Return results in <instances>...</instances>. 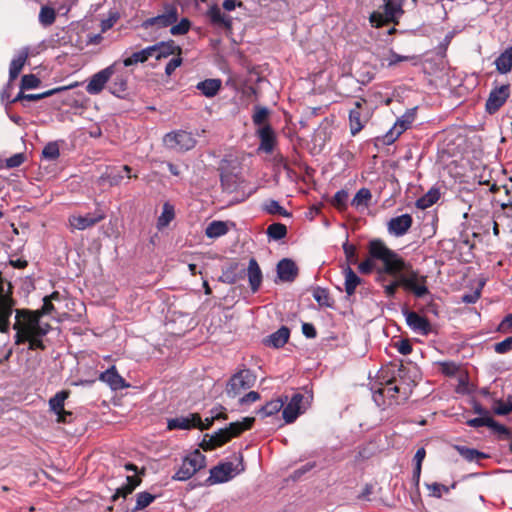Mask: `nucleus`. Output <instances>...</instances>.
Here are the masks:
<instances>
[{
	"label": "nucleus",
	"instance_id": "obj_50",
	"mask_svg": "<svg viewBox=\"0 0 512 512\" xmlns=\"http://www.w3.org/2000/svg\"><path fill=\"white\" fill-rule=\"evenodd\" d=\"M494 412L497 415H507L512 412V397H509L506 401H499L494 406Z\"/></svg>",
	"mask_w": 512,
	"mask_h": 512
},
{
	"label": "nucleus",
	"instance_id": "obj_28",
	"mask_svg": "<svg viewBox=\"0 0 512 512\" xmlns=\"http://www.w3.org/2000/svg\"><path fill=\"white\" fill-rule=\"evenodd\" d=\"M496 70L501 74H507L512 69V45L505 49L495 60Z\"/></svg>",
	"mask_w": 512,
	"mask_h": 512
},
{
	"label": "nucleus",
	"instance_id": "obj_13",
	"mask_svg": "<svg viewBox=\"0 0 512 512\" xmlns=\"http://www.w3.org/2000/svg\"><path fill=\"white\" fill-rule=\"evenodd\" d=\"M414 120V109L405 112L400 118L397 119L393 127L385 134L384 143L390 145L395 142L396 139L412 125Z\"/></svg>",
	"mask_w": 512,
	"mask_h": 512
},
{
	"label": "nucleus",
	"instance_id": "obj_26",
	"mask_svg": "<svg viewBox=\"0 0 512 512\" xmlns=\"http://www.w3.org/2000/svg\"><path fill=\"white\" fill-rule=\"evenodd\" d=\"M247 275L252 291H257L262 282V272L254 258L249 260Z\"/></svg>",
	"mask_w": 512,
	"mask_h": 512
},
{
	"label": "nucleus",
	"instance_id": "obj_44",
	"mask_svg": "<svg viewBox=\"0 0 512 512\" xmlns=\"http://www.w3.org/2000/svg\"><path fill=\"white\" fill-rule=\"evenodd\" d=\"M286 234L287 228L281 223H273L267 228V235L274 240H280L284 238Z\"/></svg>",
	"mask_w": 512,
	"mask_h": 512
},
{
	"label": "nucleus",
	"instance_id": "obj_41",
	"mask_svg": "<svg viewBox=\"0 0 512 512\" xmlns=\"http://www.w3.org/2000/svg\"><path fill=\"white\" fill-rule=\"evenodd\" d=\"M56 19V12L49 6H42L39 13V22L41 25L47 27L52 25Z\"/></svg>",
	"mask_w": 512,
	"mask_h": 512
},
{
	"label": "nucleus",
	"instance_id": "obj_45",
	"mask_svg": "<svg viewBox=\"0 0 512 512\" xmlns=\"http://www.w3.org/2000/svg\"><path fill=\"white\" fill-rule=\"evenodd\" d=\"M313 298L321 306H326V307L331 306V299H330L329 293L326 289H323L320 287H317L316 289H314Z\"/></svg>",
	"mask_w": 512,
	"mask_h": 512
},
{
	"label": "nucleus",
	"instance_id": "obj_57",
	"mask_svg": "<svg viewBox=\"0 0 512 512\" xmlns=\"http://www.w3.org/2000/svg\"><path fill=\"white\" fill-rule=\"evenodd\" d=\"M174 57L167 63L165 67L166 75L170 76L181 65L182 58L180 54L173 55Z\"/></svg>",
	"mask_w": 512,
	"mask_h": 512
},
{
	"label": "nucleus",
	"instance_id": "obj_17",
	"mask_svg": "<svg viewBox=\"0 0 512 512\" xmlns=\"http://www.w3.org/2000/svg\"><path fill=\"white\" fill-rule=\"evenodd\" d=\"M105 218L101 212L88 213L86 215H72L69 217V225L72 229L85 230L94 226Z\"/></svg>",
	"mask_w": 512,
	"mask_h": 512
},
{
	"label": "nucleus",
	"instance_id": "obj_19",
	"mask_svg": "<svg viewBox=\"0 0 512 512\" xmlns=\"http://www.w3.org/2000/svg\"><path fill=\"white\" fill-rule=\"evenodd\" d=\"M413 223L412 217L409 214H402L400 216L391 218L388 222V232L396 237L403 236L411 228Z\"/></svg>",
	"mask_w": 512,
	"mask_h": 512
},
{
	"label": "nucleus",
	"instance_id": "obj_7",
	"mask_svg": "<svg viewBox=\"0 0 512 512\" xmlns=\"http://www.w3.org/2000/svg\"><path fill=\"white\" fill-rule=\"evenodd\" d=\"M243 470L244 466L242 463V458L239 457L236 464L233 462H224L213 467L210 470V475L207 481L210 484L224 483L234 478Z\"/></svg>",
	"mask_w": 512,
	"mask_h": 512
},
{
	"label": "nucleus",
	"instance_id": "obj_36",
	"mask_svg": "<svg viewBox=\"0 0 512 512\" xmlns=\"http://www.w3.org/2000/svg\"><path fill=\"white\" fill-rule=\"evenodd\" d=\"M371 198H372V194H371L370 190L367 188H361L360 190H358V192L352 199L351 205L356 207L357 209L367 208Z\"/></svg>",
	"mask_w": 512,
	"mask_h": 512
},
{
	"label": "nucleus",
	"instance_id": "obj_40",
	"mask_svg": "<svg viewBox=\"0 0 512 512\" xmlns=\"http://www.w3.org/2000/svg\"><path fill=\"white\" fill-rule=\"evenodd\" d=\"M392 276L395 277V279L390 283H386L385 275H384V281L379 282L382 285L384 294L387 298H393L397 292V289L399 287H402V285L400 283L399 275L397 274V275H392Z\"/></svg>",
	"mask_w": 512,
	"mask_h": 512
},
{
	"label": "nucleus",
	"instance_id": "obj_1",
	"mask_svg": "<svg viewBox=\"0 0 512 512\" xmlns=\"http://www.w3.org/2000/svg\"><path fill=\"white\" fill-rule=\"evenodd\" d=\"M375 260H379L383 264L378 271V282L384 281V274L397 275L407 268V262L381 240H372L369 243V258L359 264V271L363 274L371 273L375 267Z\"/></svg>",
	"mask_w": 512,
	"mask_h": 512
},
{
	"label": "nucleus",
	"instance_id": "obj_11",
	"mask_svg": "<svg viewBox=\"0 0 512 512\" xmlns=\"http://www.w3.org/2000/svg\"><path fill=\"white\" fill-rule=\"evenodd\" d=\"M255 376L253 373L244 369L234 374L226 386V393L230 397H236L241 391L252 387L255 383Z\"/></svg>",
	"mask_w": 512,
	"mask_h": 512
},
{
	"label": "nucleus",
	"instance_id": "obj_14",
	"mask_svg": "<svg viewBox=\"0 0 512 512\" xmlns=\"http://www.w3.org/2000/svg\"><path fill=\"white\" fill-rule=\"evenodd\" d=\"M366 104V100L360 99L354 103V108L349 112V128L350 133L355 136L365 126L369 120V113L363 112V105Z\"/></svg>",
	"mask_w": 512,
	"mask_h": 512
},
{
	"label": "nucleus",
	"instance_id": "obj_4",
	"mask_svg": "<svg viewBox=\"0 0 512 512\" xmlns=\"http://www.w3.org/2000/svg\"><path fill=\"white\" fill-rule=\"evenodd\" d=\"M383 11H374L369 17L373 27L379 28L388 23L397 24L404 13L405 0H382Z\"/></svg>",
	"mask_w": 512,
	"mask_h": 512
},
{
	"label": "nucleus",
	"instance_id": "obj_22",
	"mask_svg": "<svg viewBox=\"0 0 512 512\" xmlns=\"http://www.w3.org/2000/svg\"><path fill=\"white\" fill-rule=\"evenodd\" d=\"M100 380L108 384L113 390H119L129 386L118 374L114 366L101 373Z\"/></svg>",
	"mask_w": 512,
	"mask_h": 512
},
{
	"label": "nucleus",
	"instance_id": "obj_33",
	"mask_svg": "<svg viewBox=\"0 0 512 512\" xmlns=\"http://www.w3.org/2000/svg\"><path fill=\"white\" fill-rule=\"evenodd\" d=\"M289 335H290L289 329L286 327H281L280 329H278L276 332H274L273 334H271L269 336V338L266 340V343L269 346H272L275 348L282 347L288 341Z\"/></svg>",
	"mask_w": 512,
	"mask_h": 512
},
{
	"label": "nucleus",
	"instance_id": "obj_2",
	"mask_svg": "<svg viewBox=\"0 0 512 512\" xmlns=\"http://www.w3.org/2000/svg\"><path fill=\"white\" fill-rule=\"evenodd\" d=\"M49 324L40 322V315L27 310H16L13 329L16 330L15 343L21 344L33 335H46Z\"/></svg>",
	"mask_w": 512,
	"mask_h": 512
},
{
	"label": "nucleus",
	"instance_id": "obj_63",
	"mask_svg": "<svg viewBox=\"0 0 512 512\" xmlns=\"http://www.w3.org/2000/svg\"><path fill=\"white\" fill-rule=\"evenodd\" d=\"M512 329V313L507 315L499 324L498 330L507 333Z\"/></svg>",
	"mask_w": 512,
	"mask_h": 512
},
{
	"label": "nucleus",
	"instance_id": "obj_59",
	"mask_svg": "<svg viewBox=\"0 0 512 512\" xmlns=\"http://www.w3.org/2000/svg\"><path fill=\"white\" fill-rule=\"evenodd\" d=\"M146 62L145 57L142 55L141 51L134 52L131 56L125 58L123 60L124 66L128 67L137 63Z\"/></svg>",
	"mask_w": 512,
	"mask_h": 512
},
{
	"label": "nucleus",
	"instance_id": "obj_20",
	"mask_svg": "<svg viewBox=\"0 0 512 512\" xmlns=\"http://www.w3.org/2000/svg\"><path fill=\"white\" fill-rule=\"evenodd\" d=\"M257 136L260 139L259 150L265 153H271L276 143V135L270 125H263L256 131Z\"/></svg>",
	"mask_w": 512,
	"mask_h": 512
},
{
	"label": "nucleus",
	"instance_id": "obj_61",
	"mask_svg": "<svg viewBox=\"0 0 512 512\" xmlns=\"http://www.w3.org/2000/svg\"><path fill=\"white\" fill-rule=\"evenodd\" d=\"M43 335H33L31 338L27 339L26 341L29 342V349L36 350V349H44L43 341L41 340V337Z\"/></svg>",
	"mask_w": 512,
	"mask_h": 512
},
{
	"label": "nucleus",
	"instance_id": "obj_6",
	"mask_svg": "<svg viewBox=\"0 0 512 512\" xmlns=\"http://www.w3.org/2000/svg\"><path fill=\"white\" fill-rule=\"evenodd\" d=\"M398 275L402 287L413 292L416 297L421 298L428 294L429 291L426 286L427 277L411 269L408 263L406 270H402Z\"/></svg>",
	"mask_w": 512,
	"mask_h": 512
},
{
	"label": "nucleus",
	"instance_id": "obj_5",
	"mask_svg": "<svg viewBox=\"0 0 512 512\" xmlns=\"http://www.w3.org/2000/svg\"><path fill=\"white\" fill-rule=\"evenodd\" d=\"M205 465V456L199 450H195L183 459L181 466L172 476V479L176 481H186L194 476L200 469L204 468Z\"/></svg>",
	"mask_w": 512,
	"mask_h": 512
},
{
	"label": "nucleus",
	"instance_id": "obj_25",
	"mask_svg": "<svg viewBox=\"0 0 512 512\" xmlns=\"http://www.w3.org/2000/svg\"><path fill=\"white\" fill-rule=\"evenodd\" d=\"M207 15L211 21V23L217 27H222L225 29H231L232 19L230 16L226 15L221 11L218 6L211 7Z\"/></svg>",
	"mask_w": 512,
	"mask_h": 512
},
{
	"label": "nucleus",
	"instance_id": "obj_37",
	"mask_svg": "<svg viewBox=\"0 0 512 512\" xmlns=\"http://www.w3.org/2000/svg\"><path fill=\"white\" fill-rule=\"evenodd\" d=\"M156 499V496L143 491L136 494V503L135 506L131 509V512H138L146 507H148L154 500Z\"/></svg>",
	"mask_w": 512,
	"mask_h": 512
},
{
	"label": "nucleus",
	"instance_id": "obj_15",
	"mask_svg": "<svg viewBox=\"0 0 512 512\" xmlns=\"http://www.w3.org/2000/svg\"><path fill=\"white\" fill-rule=\"evenodd\" d=\"M510 95V85L505 84L491 90L486 101V111L490 114L497 112Z\"/></svg>",
	"mask_w": 512,
	"mask_h": 512
},
{
	"label": "nucleus",
	"instance_id": "obj_58",
	"mask_svg": "<svg viewBox=\"0 0 512 512\" xmlns=\"http://www.w3.org/2000/svg\"><path fill=\"white\" fill-rule=\"evenodd\" d=\"M347 199L348 193L345 190H340L334 195L333 203L337 208L342 209L346 206Z\"/></svg>",
	"mask_w": 512,
	"mask_h": 512
},
{
	"label": "nucleus",
	"instance_id": "obj_48",
	"mask_svg": "<svg viewBox=\"0 0 512 512\" xmlns=\"http://www.w3.org/2000/svg\"><path fill=\"white\" fill-rule=\"evenodd\" d=\"M190 29V21L187 18H183L177 24H172L170 28V33L174 36L184 35Z\"/></svg>",
	"mask_w": 512,
	"mask_h": 512
},
{
	"label": "nucleus",
	"instance_id": "obj_55",
	"mask_svg": "<svg viewBox=\"0 0 512 512\" xmlns=\"http://www.w3.org/2000/svg\"><path fill=\"white\" fill-rule=\"evenodd\" d=\"M438 199L437 193L429 192L417 201V207L425 209L433 205Z\"/></svg>",
	"mask_w": 512,
	"mask_h": 512
},
{
	"label": "nucleus",
	"instance_id": "obj_29",
	"mask_svg": "<svg viewBox=\"0 0 512 512\" xmlns=\"http://www.w3.org/2000/svg\"><path fill=\"white\" fill-rule=\"evenodd\" d=\"M27 58H28L27 48H23L22 50H20L19 53L17 54V56L15 58H13V60L10 63V69H9V75H10L11 80H14L15 78L18 77Z\"/></svg>",
	"mask_w": 512,
	"mask_h": 512
},
{
	"label": "nucleus",
	"instance_id": "obj_43",
	"mask_svg": "<svg viewBox=\"0 0 512 512\" xmlns=\"http://www.w3.org/2000/svg\"><path fill=\"white\" fill-rule=\"evenodd\" d=\"M459 454L469 462H478L480 459L484 458V454L475 450L462 446L456 447Z\"/></svg>",
	"mask_w": 512,
	"mask_h": 512
},
{
	"label": "nucleus",
	"instance_id": "obj_23",
	"mask_svg": "<svg viewBox=\"0 0 512 512\" xmlns=\"http://www.w3.org/2000/svg\"><path fill=\"white\" fill-rule=\"evenodd\" d=\"M303 396L295 394L283 410V418L287 423H292L301 413Z\"/></svg>",
	"mask_w": 512,
	"mask_h": 512
},
{
	"label": "nucleus",
	"instance_id": "obj_56",
	"mask_svg": "<svg viewBox=\"0 0 512 512\" xmlns=\"http://www.w3.org/2000/svg\"><path fill=\"white\" fill-rule=\"evenodd\" d=\"M512 349V336L504 339L501 342H498L494 346L495 352L499 354H504L509 352Z\"/></svg>",
	"mask_w": 512,
	"mask_h": 512
},
{
	"label": "nucleus",
	"instance_id": "obj_60",
	"mask_svg": "<svg viewBox=\"0 0 512 512\" xmlns=\"http://www.w3.org/2000/svg\"><path fill=\"white\" fill-rule=\"evenodd\" d=\"M24 162V155L17 153L6 160V166L8 168H15L20 166Z\"/></svg>",
	"mask_w": 512,
	"mask_h": 512
},
{
	"label": "nucleus",
	"instance_id": "obj_42",
	"mask_svg": "<svg viewBox=\"0 0 512 512\" xmlns=\"http://www.w3.org/2000/svg\"><path fill=\"white\" fill-rule=\"evenodd\" d=\"M284 406V401L282 399H275L268 402L265 406H263L259 413L263 416H271L277 412H279Z\"/></svg>",
	"mask_w": 512,
	"mask_h": 512
},
{
	"label": "nucleus",
	"instance_id": "obj_3",
	"mask_svg": "<svg viewBox=\"0 0 512 512\" xmlns=\"http://www.w3.org/2000/svg\"><path fill=\"white\" fill-rule=\"evenodd\" d=\"M254 422L253 417H246L242 421L233 422L228 428L215 432L208 441L204 440L202 447L211 450L228 442L232 437L238 436L241 432L249 429Z\"/></svg>",
	"mask_w": 512,
	"mask_h": 512
},
{
	"label": "nucleus",
	"instance_id": "obj_10",
	"mask_svg": "<svg viewBox=\"0 0 512 512\" xmlns=\"http://www.w3.org/2000/svg\"><path fill=\"white\" fill-rule=\"evenodd\" d=\"M163 142L169 149L187 151L196 145V140L190 132L179 130L167 133Z\"/></svg>",
	"mask_w": 512,
	"mask_h": 512
},
{
	"label": "nucleus",
	"instance_id": "obj_9",
	"mask_svg": "<svg viewBox=\"0 0 512 512\" xmlns=\"http://www.w3.org/2000/svg\"><path fill=\"white\" fill-rule=\"evenodd\" d=\"M221 416L220 413H215L211 417V419L206 418V423H203L200 416L197 414H191L189 416H180L173 419H169L167 423V427L169 430L174 429H190L192 427H198L201 430L208 429L214 419H217Z\"/></svg>",
	"mask_w": 512,
	"mask_h": 512
},
{
	"label": "nucleus",
	"instance_id": "obj_52",
	"mask_svg": "<svg viewBox=\"0 0 512 512\" xmlns=\"http://www.w3.org/2000/svg\"><path fill=\"white\" fill-rule=\"evenodd\" d=\"M426 487L430 492V496L435 498H440L443 493H449L450 491L449 487L440 483L426 484Z\"/></svg>",
	"mask_w": 512,
	"mask_h": 512
},
{
	"label": "nucleus",
	"instance_id": "obj_35",
	"mask_svg": "<svg viewBox=\"0 0 512 512\" xmlns=\"http://www.w3.org/2000/svg\"><path fill=\"white\" fill-rule=\"evenodd\" d=\"M227 224L223 221H212L205 230V234L208 238H218L227 233Z\"/></svg>",
	"mask_w": 512,
	"mask_h": 512
},
{
	"label": "nucleus",
	"instance_id": "obj_51",
	"mask_svg": "<svg viewBox=\"0 0 512 512\" xmlns=\"http://www.w3.org/2000/svg\"><path fill=\"white\" fill-rule=\"evenodd\" d=\"M42 155L45 159H48V160H55L56 158H58L59 147H58L57 143H55V142L48 143L44 147V149L42 151Z\"/></svg>",
	"mask_w": 512,
	"mask_h": 512
},
{
	"label": "nucleus",
	"instance_id": "obj_27",
	"mask_svg": "<svg viewBox=\"0 0 512 512\" xmlns=\"http://www.w3.org/2000/svg\"><path fill=\"white\" fill-rule=\"evenodd\" d=\"M141 483V479L137 476H127L126 483L117 488L115 494L112 496V500L116 501L119 497L126 498L129 494H131L136 487H138Z\"/></svg>",
	"mask_w": 512,
	"mask_h": 512
},
{
	"label": "nucleus",
	"instance_id": "obj_62",
	"mask_svg": "<svg viewBox=\"0 0 512 512\" xmlns=\"http://www.w3.org/2000/svg\"><path fill=\"white\" fill-rule=\"evenodd\" d=\"M396 348H397L398 352L402 355H408L412 351V346H411L409 340H406V339L397 342Z\"/></svg>",
	"mask_w": 512,
	"mask_h": 512
},
{
	"label": "nucleus",
	"instance_id": "obj_16",
	"mask_svg": "<svg viewBox=\"0 0 512 512\" xmlns=\"http://www.w3.org/2000/svg\"><path fill=\"white\" fill-rule=\"evenodd\" d=\"M115 71V64L94 74L86 86V91L89 94L95 95L100 93L108 80L112 77Z\"/></svg>",
	"mask_w": 512,
	"mask_h": 512
},
{
	"label": "nucleus",
	"instance_id": "obj_30",
	"mask_svg": "<svg viewBox=\"0 0 512 512\" xmlns=\"http://www.w3.org/2000/svg\"><path fill=\"white\" fill-rule=\"evenodd\" d=\"M344 277H345V292L348 296H351L355 293L357 286L361 283L360 277L351 269L350 266H346L343 269Z\"/></svg>",
	"mask_w": 512,
	"mask_h": 512
},
{
	"label": "nucleus",
	"instance_id": "obj_39",
	"mask_svg": "<svg viewBox=\"0 0 512 512\" xmlns=\"http://www.w3.org/2000/svg\"><path fill=\"white\" fill-rule=\"evenodd\" d=\"M263 209L268 213L272 215H281L283 217H290V213L283 208L278 201L276 200H268L264 203Z\"/></svg>",
	"mask_w": 512,
	"mask_h": 512
},
{
	"label": "nucleus",
	"instance_id": "obj_12",
	"mask_svg": "<svg viewBox=\"0 0 512 512\" xmlns=\"http://www.w3.org/2000/svg\"><path fill=\"white\" fill-rule=\"evenodd\" d=\"M68 397L69 391L62 390L49 400V408L57 416L56 420L58 423H70L72 421V412L64 409L65 401Z\"/></svg>",
	"mask_w": 512,
	"mask_h": 512
},
{
	"label": "nucleus",
	"instance_id": "obj_64",
	"mask_svg": "<svg viewBox=\"0 0 512 512\" xmlns=\"http://www.w3.org/2000/svg\"><path fill=\"white\" fill-rule=\"evenodd\" d=\"M410 57L409 56H401L393 51L390 52L388 58H387V61H388V65L389 66H392V65H395L401 61H407L409 60Z\"/></svg>",
	"mask_w": 512,
	"mask_h": 512
},
{
	"label": "nucleus",
	"instance_id": "obj_24",
	"mask_svg": "<svg viewBox=\"0 0 512 512\" xmlns=\"http://www.w3.org/2000/svg\"><path fill=\"white\" fill-rule=\"evenodd\" d=\"M155 59L162 60L175 54H181V48L173 40L155 44Z\"/></svg>",
	"mask_w": 512,
	"mask_h": 512
},
{
	"label": "nucleus",
	"instance_id": "obj_34",
	"mask_svg": "<svg viewBox=\"0 0 512 512\" xmlns=\"http://www.w3.org/2000/svg\"><path fill=\"white\" fill-rule=\"evenodd\" d=\"M425 456H426V451L423 447L419 448L414 455V459H413L414 470H413V475H412V481H413L415 487L419 486L422 462H423Z\"/></svg>",
	"mask_w": 512,
	"mask_h": 512
},
{
	"label": "nucleus",
	"instance_id": "obj_31",
	"mask_svg": "<svg viewBox=\"0 0 512 512\" xmlns=\"http://www.w3.org/2000/svg\"><path fill=\"white\" fill-rule=\"evenodd\" d=\"M468 425L471 427L487 426L498 432H506V428L503 425L495 422L488 414L469 420Z\"/></svg>",
	"mask_w": 512,
	"mask_h": 512
},
{
	"label": "nucleus",
	"instance_id": "obj_21",
	"mask_svg": "<svg viewBox=\"0 0 512 512\" xmlns=\"http://www.w3.org/2000/svg\"><path fill=\"white\" fill-rule=\"evenodd\" d=\"M298 273L296 264L290 259H282L277 265V274L281 281L292 282Z\"/></svg>",
	"mask_w": 512,
	"mask_h": 512
},
{
	"label": "nucleus",
	"instance_id": "obj_32",
	"mask_svg": "<svg viewBox=\"0 0 512 512\" xmlns=\"http://www.w3.org/2000/svg\"><path fill=\"white\" fill-rule=\"evenodd\" d=\"M221 88L219 79H206L197 84V89L206 97L215 96Z\"/></svg>",
	"mask_w": 512,
	"mask_h": 512
},
{
	"label": "nucleus",
	"instance_id": "obj_54",
	"mask_svg": "<svg viewBox=\"0 0 512 512\" xmlns=\"http://www.w3.org/2000/svg\"><path fill=\"white\" fill-rule=\"evenodd\" d=\"M40 84L39 78L33 74L24 75L21 80L22 89H33L38 87Z\"/></svg>",
	"mask_w": 512,
	"mask_h": 512
},
{
	"label": "nucleus",
	"instance_id": "obj_38",
	"mask_svg": "<svg viewBox=\"0 0 512 512\" xmlns=\"http://www.w3.org/2000/svg\"><path fill=\"white\" fill-rule=\"evenodd\" d=\"M174 218V208L169 203L163 205V210L158 218L157 226L159 229L166 227Z\"/></svg>",
	"mask_w": 512,
	"mask_h": 512
},
{
	"label": "nucleus",
	"instance_id": "obj_49",
	"mask_svg": "<svg viewBox=\"0 0 512 512\" xmlns=\"http://www.w3.org/2000/svg\"><path fill=\"white\" fill-rule=\"evenodd\" d=\"M127 89V80L123 76L117 77L112 84L110 85V91L114 95L119 96L121 93L125 92Z\"/></svg>",
	"mask_w": 512,
	"mask_h": 512
},
{
	"label": "nucleus",
	"instance_id": "obj_18",
	"mask_svg": "<svg viewBox=\"0 0 512 512\" xmlns=\"http://www.w3.org/2000/svg\"><path fill=\"white\" fill-rule=\"evenodd\" d=\"M407 325L416 333L428 335L431 332V324L425 318L413 311L404 310Z\"/></svg>",
	"mask_w": 512,
	"mask_h": 512
},
{
	"label": "nucleus",
	"instance_id": "obj_53",
	"mask_svg": "<svg viewBox=\"0 0 512 512\" xmlns=\"http://www.w3.org/2000/svg\"><path fill=\"white\" fill-rule=\"evenodd\" d=\"M269 111L265 107H257L253 114V122L255 125L261 127L265 124V121L268 117Z\"/></svg>",
	"mask_w": 512,
	"mask_h": 512
},
{
	"label": "nucleus",
	"instance_id": "obj_46",
	"mask_svg": "<svg viewBox=\"0 0 512 512\" xmlns=\"http://www.w3.org/2000/svg\"><path fill=\"white\" fill-rule=\"evenodd\" d=\"M57 90H49L40 94H24L22 91L13 99V102L19 100L37 101L53 95Z\"/></svg>",
	"mask_w": 512,
	"mask_h": 512
},
{
	"label": "nucleus",
	"instance_id": "obj_8",
	"mask_svg": "<svg viewBox=\"0 0 512 512\" xmlns=\"http://www.w3.org/2000/svg\"><path fill=\"white\" fill-rule=\"evenodd\" d=\"M178 20V10L173 5H167L164 11L157 16L144 20L141 27L145 30H153L157 32L161 29L167 28Z\"/></svg>",
	"mask_w": 512,
	"mask_h": 512
},
{
	"label": "nucleus",
	"instance_id": "obj_47",
	"mask_svg": "<svg viewBox=\"0 0 512 512\" xmlns=\"http://www.w3.org/2000/svg\"><path fill=\"white\" fill-rule=\"evenodd\" d=\"M399 392L398 386L389 381L384 388L379 389L374 393V400L377 402V395H383L394 399Z\"/></svg>",
	"mask_w": 512,
	"mask_h": 512
}]
</instances>
